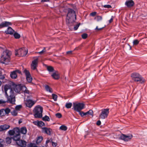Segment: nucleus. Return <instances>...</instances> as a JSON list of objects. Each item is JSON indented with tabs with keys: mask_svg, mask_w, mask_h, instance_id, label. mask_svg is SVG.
<instances>
[{
	"mask_svg": "<svg viewBox=\"0 0 147 147\" xmlns=\"http://www.w3.org/2000/svg\"><path fill=\"white\" fill-rule=\"evenodd\" d=\"M6 101L3 100H0V104L6 103Z\"/></svg>",
	"mask_w": 147,
	"mask_h": 147,
	"instance_id": "nucleus-48",
	"label": "nucleus"
},
{
	"mask_svg": "<svg viewBox=\"0 0 147 147\" xmlns=\"http://www.w3.org/2000/svg\"><path fill=\"white\" fill-rule=\"evenodd\" d=\"M72 106V104L71 103H67L65 105V107L67 109L70 108Z\"/></svg>",
	"mask_w": 147,
	"mask_h": 147,
	"instance_id": "nucleus-31",
	"label": "nucleus"
},
{
	"mask_svg": "<svg viewBox=\"0 0 147 147\" xmlns=\"http://www.w3.org/2000/svg\"><path fill=\"white\" fill-rule=\"evenodd\" d=\"M79 112L81 117H83L84 116V112H83L80 111V112Z\"/></svg>",
	"mask_w": 147,
	"mask_h": 147,
	"instance_id": "nucleus-45",
	"label": "nucleus"
},
{
	"mask_svg": "<svg viewBox=\"0 0 147 147\" xmlns=\"http://www.w3.org/2000/svg\"><path fill=\"white\" fill-rule=\"evenodd\" d=\"M43 139V138L42 136H39L38 137L36 141V143L37 144L40 142Z\"/></svg>",
	"mask_w": 147,
	"mask_h": 147,
	"instance_id": "nucleus-26",
	"label": "nucleus"
},
{
	"mask_svg": "<svg viewBox=\"0 0 147 147\" xmlns=\"http://www.w3.org/2000/svg\"><path fill=\"white\" fill-rule=\"evenodd\" d=\"M55 116L56 117L59 118H60L62 117V115L61 114L59 113H58L55 114Z\"/></svg>",
	"mask_w": 147,
	"mask_h": 147,
	"instance_id": "nucleus-41",
	"label": "nucleus"
},
{
	"mask_svg": "<svg viewBox=\"0 0 147 147\" xmlns=\"http://www.w3.org/2000/svg\"><path fill=\"white\" fill-rule=\"evenodd\" d=\"M45 89L46 90L50 92H52V89L48 85H46L45 86Z\"/></svg>",
	"mask_w": 147,
	"mask_h": 147,
	"instance_id": "nucleus-25",
	"label": "nucleus"
},
{
	"mask_svg": "<svg viewBox=\"0 0 147 147\" xmlns=\"http://www.w3.org/2000/svg\"><path fill=\"white\" fill-rule=\"evenodd\" d=\"M25 103L26 107L31 108L34 104L35 102L31 100L28 99L25 101Z\"/></svg>",
	"mask_w": 147,
	"mask_h": 147,
	"instance_id": "nucleus-14",
	"label": "nucleus"
},
{
	"mask_svg": "<svg viewBox=\"0 0 147 147\" xmlns=\"http://www.w3.org/2000/svg\"><path fill=\"white\" fill-rule=\"evenodd\" d=\"M49 1V0H42L41 2H45Z\"/></svg>",
	"mask_w": 147,
	"mask_h": 147,
	"instance_id": "nucleus-55",
	"label": "nucleus"
},
{
	"mask_svg": "<svg viewBox=\"0 0 147 147\" xmlns=\"http://www.w3.org/2000/svg\"><path fill=\"white\" fill-rule=\"evenodd\" d=\"M20 135H17V137H14L13 138V140L16 141L17 144L19 146L22 147H25L26 146V142L24 140H20Z\"/></svg>",
	"mask_w": 147,
	"mask_h": 147,
	"instance_id": "nucleus-7",
	"label": "nucleus"
},
{
	"mask_svg": "<svg viewBox=\"0 0 147 147\" xmlns=\"http://www.w3.org/2000/svg\"><path fill=\"white\" fill-rule=\"evenodd\" d=\"M22 121H21V120H19V124H20V123H22Z\"/></svg>",
	"mask_w": 147,
	"mask_h": 147,
	"instance_id": "nucleus-58",
	"label": "nucleus"
},
{
	"mask_svg": "<svg viewBox=\"0 0 147 147\" xmlns=\"http://www.w3.org/2000/svg\"><path fill=\"white\" fill-rule=\"evenodd\" d=\"M5 32L7 34H12L13 33L14 30L11 27H9Z\"/></svg>",
	"mask_w": 147,
	"mask_h": 147,
	"instance_id": "nucleus-23",
	"label": "nucleus"
},
{
	"mask_svg": "<svg viewBox=\"0 0 147 147\" xmlns=\"http://www.w3.org/2000/svg\"><path fill=\"white\" fill-rule=\"evenodd\" d=\"M52 98L54 101H56L57 100V95L53 94H52Z\"/></svg>",
	"mask_w": 147,
	"mask_h": 147,
	"instance_id": "nucleus-37",
	"label": "nucleus"
},
{
	"mask_svg": "<svg viewBox=\"0 0 147 147\" xmlns=\"http://www.w3.org/2000/svg\"><path fill=\"white\" fill-rule=\"evenodd\" d=\"M0 147H3V144H0Z\"/></svg>",
	"mask_w": 147,
	"mask_h": 147,
	"instance_id": "nucleus-59",
	"label": "nucleus"
},
{
	"mask_svg": "<svg viewBox=\"0 0 147 147\" xmlns=\"http://www.w3.org/2000/svg\"><path fill=\"white\" fill-rule=\"evenodd\" d=\"M11 138L7 137L6 138L5 142L7 144H10L11 142Z\"/></svg>",
	"mask_w": 147,
	"mask_h": 147,
	"instance_id": "nucleus-27",
	"label": "nucleus"
},
{
	"mask_svg": "<svg viewBox=\"0 0 147 147\" xmlns=\"http://www.w3.org/2000/svg\"><path fill=\"white\" fill-rule=\"evenodd\" d=\"M125 5L127 7H131L134 6V3L132 0H128L125 2Z\"/></svg>",
	"mask_w": 147,
	"mask_h": 147,
	"instance_id": "nucleus-17",
	"label": "nucleus"
},
{
	"mask_svg": "<svg viewBox=\"0 0 147 147\" xmlns=\"http://www.w3.org/2000/svg\"><path fill=\"white\" fill-rule=\"evenodd\" d=\"M80 24L79 23L74 27V29L75 30H76L78 29Z\"/></svg>",
	"mask_w": 147,
	"mask_h": 147,
	"instance_id": "nucleus-42",
	"label": "nucleus"
},
{
	"mask_svg": "<svg viewBox=\"0 0 147 147\" xmlns=\"http://www.w3.org/2000/svg\"><path fill=\"white\" fill-rule=\"evenodd\" d=\"M4 89L8 101L12 104L14 103L15 101V96L11 85H5Z\"/></svg>",
	"mask_w": 147,
	"mask_h": 147,
	"instance_id": "nucleus-1",
	"label": "nucleus"
},
{
	"mask_svg": "<svg viewBox=\"0 0 147 147\" xmlns=\"http://www.w3.org/2000/svg\"><path fill=\"white\" fill-rule=\"evenodd\" d=\"M11 110L9 108L0 110V116L1 117L5 116V115L8 116L10 113Z\"/></svg>",
	"mask_w": 147,
	"mask_h": 147,
	"instance_id": "nucleus-12",
	"label": "nucleus"
},
{
	"mask_svg": "<svg viewBox=\"0 0 147 147\" xmlns=\"http://www.w3.org/2000/svg\"><path fill=\"white\" fill-rule=\"evenodd\" d=\"M21 74V72L18 70H16L11 72L10 76L12 79H16L17 76V74Z\"/></svg>",
	"mask_w": 147,
	"mask_h": 147,
	"instance_id": "nucleus-16",
	"label": "nucleus"
},
{
	"mask_svg": "<svg viewBox=\"0 0 147 147\" xmlns=\"http://www.w3.org/2000/svg\"><path fill=\"white\" fill-rule=\"evenodd\" d=\"M11 24L12 23L11 22H8L5 21L2 22L0 24V28L8 26H9L11 25Z\"/></svg>",
	"mask_w": 147,
	"mask_h": 147,
	"instance_id": "nucleus-19",
	"label": "nucleus"
},
{
	"mask_svg": "<svg viewBox=\"0 0 147 147\" xmlns=\"http://www.w3.org/2000/svg\"><path fill=\"white\" fill-rule=\"evenodd\" d=\"M42 147H44V146H42Z\"/></svg>",
	"mask_w": 147,
	"mask_h": 147,
	"instance_id": "nucleus-61",
	"label": "nucleus"
},
{
	"mask_svg": "<svg viewBox=\"0 0 147 147\" xmlns=\"http://www.w3.org/2000/svg\"><path fill=\"white\" fill-rule=\"evenodd\" d=\"M51 76L55 80H58L60 78L59 74L58 72L53 73L51 75Z\"/></svg>",
	"mask_w": 147,
	"mask_h": 147,
	"instance_id": "nucleus-22",
	"label": "nucleus"
},
{
	"mask_svg": "<svg viewBox=\"0 0 147 147\" xmlns=\"http://www.w3.org/2000/svg\"><path fill=\"white\" fill-rule=\"evenodd\" d=\"M88 36V35L86 33H84L82 35V38L85 39Z\"/></svg>",
	"mask_w": 147,
	"mask_h": 147,
	"instance_id": "nucleus-40",
	"label": "nucleus"
},
{
	"mask_svg": "<svg viewBox=\"0 0 147 147\" xmlns=\"http://www.w3.org/2000/svg\"><path fill=\"white\" fill-rule=\"evenodd\" d=\"M37 123V125L39 127H42V126L45 125L44 123L42 121H38Z\"/></svg>",
	"mask_w": 147,
	"mask_h": 147,
	"instance_id": "nucleus-28",
	"label": "nucleus"
},
{
	"mask_svg": "<svg viewBox=\"0 0 147 147\" xmlns=\"http://www.w3.org/2000/svg\"><path fill=\"white\" fill-rule=\"evenodd\" d=\"M101 123L100 121L99 120L96 123V125H100Z\"/></svg>",
	"mask_w": 147,
	"mask_h": 147,
	"instance_id": "nucleus-51",
	"label": "nucleus"
},
{
	"mask_svg": "<svg viewBox=\"0 0 147 147\" xmlns=\"http://www.w3.org/2000/svg\"><path fill=\"white\" fill-rule=\"evenodd\" d=\"M42 131L49 135H50L52 129L50 128L44 127L42 128Z\"/></svg>",
	"mask_w": 147,
	"mask_h": 147,
	"instance_id": "nucleus-21",
	"label": "nucleus"
},
{
	"mask_svg": "<svg viewBox=\"0 0 147 147\" xmlns=\"http://www.w3.org/2000/svg\"><path fill=\"white\" fill-rule=\"evenodd\" d=\"M103 7L105 8H110L111 7V5H103Z\"/></svg>",
	"mask_w": 147,
	"mask_h": 147,
	"instance_id": "nucleus-46",
	"label": "nucleus"
},
{
	"mask_svg": "<svg viewBox=\"0 0 147 147\" xmlns=\"http://www.w3.org/2000/svg\"><path fill=\"white\" fill-rule=\"evenodd\" d=\"M22 106L21 105H17L15 107V109L16 111L19 110L22 108Z\"/></svg>",
	"mask_w": 147,
	"mask_h": 147,
	"instance_id": "nucleus-39",
	"label": "nucleus"
},
{
	"mask_svg": "<svg viewBox=\"0 0 147 147\" xmlns=\"http://www.w3.org/2000/svg\"><path fill=\"white\" fill-rule=\"evenodd\" d=\"M59 129L63 131H66L67 129V127L64 125H62L59 127Z\"/></svg>",
	"mask_w": 147,
	"mask_h": 147,
	"instance_id": "nucleus-30",
	"label": "nucleus"
},
{
	"mask_svg": "<svg viewBox=\"0 0 147 147\" xmlns=\"http://www.w3.org/2000/svg\"><path fill=\"white\" fill-rule=\"evenodd\" d=\"M85 105L82 103L76 102L73 103V108L75 111L80 112L84 107Z\"/></svg>",
	"mask_w": 147,
	"mask_h": 147,
	"instance_id": "nucleus-6",
	"label": "nucleus"
},
{
	"mask_svg": "<svg viewBox=\"0 0 147 147\" xmlns=\"http://www.w3.org/2000/svg\"><path fill=\"white\" fill-rule=\"evenodd\" d=\"M10 127V126L7 124H4L0 125V131H6Z\"/></svg>",
	"mask_w": 147,
	"mask_h": 147,
	"instance_id": "nucleus-18",
	"label": "nucleus"
},
{
	"mask_svg": "<svg viewBox=\"0 0 147 147\" xmlns=\"http://www.w3.org/2000/svg\"><path fill=\"white\" fill-rule=\"evenodd\" d=\"M103 28V27L100 28H98V26H96V28L95 29V30H97V31H98L99 30H101Z\"/></svg>",
	"mask_w": 147,
	"mask_h": 147,
	"instance_id": "nucleus-50",
	"label": "nucleus"
},
{
	"mask_svg": "<svg viewBox=\"0 0 147 147\" xmlns=\"http://www.w3.org/2000/svg\"><path fill=\"white\" fill-rule=\"evenodd\" d=\"M102 18V17L100 16H97L95 18V19L97 21H99L101 20Z\"/></svg>",
	"mask_w": 147,
	"mask_h": 147,
	"instance_id": "nucleus-32",
	"label": "nucleus"
},
{
	"mask_svg": "<svg viewBox=\"0 0 147 147\" xmlns=\"http://www.w3.org/2000/svg\"><path fill=\"white\" fill-rule=\"evenodd\" d=\"M11 114L12 115L14 116H16L18 114V112L16 110H14L12 112H11Z\"/></svg>",
	"mask_w": 147,
	"mask_h": 147,
	"instance_id": "nucleus-34",
	"label": "nucleus"
},
{
	"mask_svg": "<svg viewBox=\"0 0 147 147\" xmlns=\"http://www.w3.org/2000/svg\"><path fill=\"white\" fill-rule=\"evenodd\" d=\"M133 138V136L131 134H129L128 135H125L122 134L120 136L119 138L120 139L123 140L125 142H127L130 141Z\"/></svg>",
	"mask_w": 147,
	"mask_h": 147,
	"instance_id": "nucleus-11",
	"label": "nucleus"
},
{
	"mask_svg": "<svg viewBox=\"0 0 147 147\" xmlns=\"http://www.w3.org/2000/svg\"><path fill=\"white\" fill-rule=\"evenodd\" d=\"M72 51H68L67 52V54H71L72 53Z\"/></svg>",
	"mask_w": 147,
	"mask_h": 147,
	"instance_id": "nucleus-52",
	"label": "nucleus"
},
{
	"mask_svg": "<svg viewBox=\"0 0 147 147\" xmlns=\"http://www.w3.org/2000/svg\"><path fill=\"white\" fill-rule=\"evenodd\" d=\"M14 36L15 38L18 39L20 38V35L18 33L16 32L14 34Z\"/></svg>",
	"mask_w": 147,
	"mask_h": 147,
	"instance_id": "nucleus-33",
	"label": "nucleus"
},
{
	"mask_svg": "<svg viewBox=\"0 0 147 147\" xmlns=\"http://www.w3.org/2000/svg\"><path fill=\"white\" fill-rule=\"evenodd\" d=\"M88 115H92L93 113V111L91 110H90L89 111L87 112Z\"/></svg>",
	"mask_w": 147,
	"mask_h": 147,
	"instance_id": "nucleus-44",
	"label": "nucleus"
},
{
	"mask_svg": "<svg viewBox=\"0 0 147 147\" xmlns=\"http://www.w3.org/2000/svg\"><path fill=\"white\" fill-rule=\"evenodd\" d=\"M3 141L2 139H0V144H2V143L3 142Z\"/></svg>",
	"mask_w": 147,
	"mask_h": 147,
	"instance_id": "nucleus-54",
	"label": "nucleus"
},
{
	"mask_svg": "<svg viewBox=\"0 0 147 147\" xmlns=\"http://www.w3.org/2000/svg\"><path fill=\"white\" fill-rule=\"evenodd\" d=\"M131 77L133 80L135 82H139L141 83L144 82V79L138 73H133Z\"/></svg>",
	"mask_w": 147,
	"mask_h": 147,
	"instance_id": "nucleus-5",
	"label": "nucleus"
},
{
	"mask_svg": "<svg viewBox=\"0 0 147 147\" xmlns=\"http://www.w3.org/2000/svg\"><path fill=\"white\" fill-rule=\"evenodd\" d=\"M5 78L4 76L2 75L1 73L0 74V79L3 80Z\"/></svg>",
	"mask_w": 147,
	"mask_h": 147,
	"instance_id": "nucleus-47",
	"label": "nucleus"
},
{
	"mask_svg": "<svg viewBox=\"0 0 147 147\" xmlns=\"http://www.w3.org/2000/svg\"><path fill=\"white\" fill-rule=\"evenodd\" d=\"M51 141H51L50 140H47L46 142V144H48V143H49Z\"/></svg>",
	"mask_w": 147,
	"mask_h": 147,
	"instance_id": "nucleus-56",
	"label": "nucleus"
},
{
	"mask_svg": "<svg viewBox=\"0 0 147 147\" xmlns=\"http://www.w3.org/2000/svg\"><path fill=\"white\" fill-rule=\"evenodd\" d=\"M68 13L67 15L66 23L69 26L73 25L74 23L76 20L75 12L73 9L68 8Z\"/></svg>",
	"mask_w": 147,
	"mask_h": 147,
	"instance_id": "nucleus-2",
	"label": "nucleus"
},
{
	"mask_svg": "<svg viewBox=\"0 0 147 147\" xmlns=\"http://www.w3.org/2000/svg\"><path fill=\"white\" fill-rule=\"evenodd\" d=\"M47 69L48 71L50 72H53L54 70L53 67L51 66H48L47 67Z\"/></svg>",
	"mask_w": 147,
	"mask_h": 147,
	"instance_id": "nucleus-36",
	"label": "nucleus"
},
{
	"mask_svg": "<svg viewBox=\"0 0 147 147\" xmlns=\"http://www.w3.org/2000/svg\"><path fill=\"white\" fill-rule=\"evenodd\" d=\"M46 52V48L45 47H44L43 49L41 51L38 52L37 53L39 54L40 55H42L44 53Z\"/></svg>",
	"mask_w": 147,
	"mask_h": 147,
	"instance_id": "nucleus-35",
	"label": "nucleus"
},
{
	"mask_svg": "<svg viewBox=\"0 0 147 147\" xmlns=\"http://www.w3.org/2000/svg\"><path fill=\"white\" fill-rule=\"evenodd\" d=\"M20 129L19 128L17 127H15L13 130H9L8 131V133L11 136H13L12 138L13 139V138L14 137H17V135H20Z\"/></svg>",
	"mask_w": 147,
	"mask_h": 147,
	"instance_id": "nucleus-9",
	"label": "nucleus"
},
{
	"mask_svg": "<svg viewBox=\"0 0 147 147\" xmlns=\"http://www.w3.org/2000/svg\"><path fill=\"white\" fill-rule=\"evenodd\" d=\"M88 113L87 112L86 113H84V115H88Z\"/></svg>",
	"mask_w": 147,
	"mask_h": 147,
	"instance_id": "nucleus-57",
	"label": "nucleus"
},
{
	"mask_svg": "<svg viewBox=\"0 0 147 147\" xmlns=\"http://www.w3.org/2000/svg\"><path fill=\"white\" fill-rule=\"evenodd\" d=\"M42 119L43 121H49L50 120L49 117L47 115H45V117L42 118Z\"/></svg>",
	"mask_w": 147,
	"mask_h": 147,
	"instance_id": "nucleus-29",
	"label": "nucleus"
},
{
	"mask_svg": "<svg viewBox=\"0 0 147 147\" xmlns=\"http://www.w3.org/2000/svg\"><path fill=\"white\" fill-rule=\"evenodd\" d=\"M109 109H102L101 110V112L99 115L100 118L104 119L107 118L109 113Z\"/></svg>",
	"mask_w": 147,
	"mask_h": 147,
	"instance_id": "nucleus-10",
	"label": "nucleus"
},
{
	"mask_svg": "<svg viewBox=\"0 0 147 147\" xmlns=\"http://www.w3.org/2000/svg\"><path fill=\"white\" fill-rule=\"evenodd\" d=\"M13 90L17 93H19L20 92L22 89V87L20 84L14 85L13 87Z\"/></svg>",
	"mask_w": 147,
	"mask_h": 147,
	"instance_id": "nucleus-20",
	"label": "nucleus"
},
{
	"mask_svg": "<svg viewBox=\"0 0 147 147\" xmlns=\"http://www.w3.org/2000/svg\"><path fill=\"white\" fill-rule=\"evenodd\" d=\"M51 142H52V145L53 146H56L57 145V143L54 142H53L52 141V140H51Z\"/></svg>",
	"mask_w": 147,
	"mask_h": 147,
	"instance_id": "nucleus-49",
	"label": "nucleus"
},
{
	"mask_svg": "<svg viewBox=\"0 0 147 147\" xmlns=\"http://www.w3.org/2000/svg\"><path fill=\"white\" fill-rule=\"evenodd\" d=\"M20 133L24 134H25L27 132V129L26 127H22L20 129Z\"/></svg>",
	"mask_w": 147,
	"mask_h": 147,
	"instance_id": "nucleus-24",
	"label": "nucleus"
},
{
	"mask_svg": "<svg viewBox=\"0 0 147 147\" xmlns=\"http://www.w3.org/2000/svg\"><path fill=\"white\" fill-rule=\"evenodd\" d=\"M38 57L33 60L31 64V68L33 70H35L36 69L38 65Z\"/></svg>",
	"mask_w": 147,
	"mask_h": 147,
	"instance_id": "nucleus-15",
	"label": "nucleus"
},
{
	"mask_svg": "<svg viewBox=\"0 0 147 147\" xmlns=\"http://www.w3.org/2000/svg\"><path fill=\"white\" fill-rule=\"evenodd\" d=\"M139 42V41L137 39L135 40L133 42V44L134 45H137Z\"/></svg>",
	"mask_w": 147,
	"mask_h": 147,
	"instance_id": "nucleus-38",
	"label": "nucleus"
},
{
	"mask_svg": "<svg viewBox=\"0 0 147 147\" xmlns=\"http://www.w3.org/2000/svg\"><path fill=\"white\" fill-rule=\"evenodd\" d=\"M113 18H111L109 21V23H111L113 22Z\"/></svg>",
	"mask_w": 147,
	"mask_h": 147,
	"instance_id": "nucleus-53",
	"label": "nucleus"
},
{
	"mask_svg": "<svg viewBox=\"0 0 147 147\" xmlns=\"http://www.w3.org/2000/svg\"><path fill=\"white\" fill-rule=\"evenodd\" d=\"M1 74V73H0V74Z\"/></svg>",
	"mask_w": 147,
	"mask_h": 147,
	"instance_id": "nucleus-60",
	"label": "nucleus"
},
{
	"mask_svg": "<svg viewBox=\"0 0 147 147\" xmlns=\"http://www.w3.org/2000/svg\"><path fill=\"white\" fill-rule=\"evenodd\" d=\"M43 108L40 105L36 106L33 110L34 116L35 118H41L42 117Z\"/></svg>",
	"mask_w": 147,
	"mask_h": 147,
	"instance_id": "nucleus-4",
	"label": "nucleus"
},
{
	"mask_svg": "<svg viewBox=\"0 0 147 147\" xmlns=\"http://www.w3.org/2000/svg\"><path fill=\"white\" fill-rule=\"evenodd\" d=\"M24 73L26 75V79L28 82H31L32 80V78L31 77L30 73L26 69H25L24 71Z\"/></svg>",
	"mask_w": 147,
	"mask_h": 147,
	"instance_id": "nucleus-13",
	"label": "nucleus"
},
{
	"mask_svg": "<svg viewBox=\"0 0 147 147\" xmlns=\"http://www.w3.org/2000/svg\"><path fill=\"white\" fill-rule=\"evenodd\" d=\"M96 12H93L90 13V15L92 16H94L96 15Z\"/></svg>",
	"mask_w": 147,
	"mask_h": 147,
	"instance_id": "nucleus-43",
	"label": "nucleus"
},
{
	"mask_svg": "<svg viewBox=\"0 0 147 147\" xmlns=\"http://www.w3.org/2000/svg\"><path fill=\"white\" fill-rule=\"evenodd\" d=\"M28 53L27 49L25 48H21L15 51V54L16 56L24 57Z\"/></svg>",
	"mask_w": 147,
	"mask_h": 147,
	"instance_id": "nucleus-8",
	"label": "nucleus"
},
{
	"mask_svg": "<svg viewBox=\"0 0 147 147\" xmlns=\"http://www.w3.org/2000/svg\"><path fill=\"white\" fill-rule=\"evenodd\" d=\"M11 52L8 50H6L2 53L0 59V62L2 64L7 65L10 61Z\"/></svg>",
	"mask_w": 147,
	"mask_h": 147,
	"instance_id": "nucleus-3",
	"label": "nucleus"
}]
</instances>
